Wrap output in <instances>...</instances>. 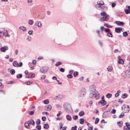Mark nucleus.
<instances>
[{
    "label": "nucleus",
    "instance_id": "1",
    "mask_svg": "<svg viewBox=\"0 0 130 130\" xmlns=\"http://www.w3.org/2000/svg\"><path fill=\"white\" fill-rule=\"evenodd\" d=\"M89 97L91 98H95L98 99L100 97V94L96 90L95 86L92 85L90 86L89 88Z\"/></svg>",
    "mask_w": 130,
    "mask_h": 130
},
{
    "label": "nucleus",
    "instance_id": "57",
    "mask_svg": "<svg viewBox=\"0 0 130 130\" xmlns=\"http://www.w3.org/2000/svg\"><path fill=\"white\" fill-rule=\"evenodd\" d=\"M32 62L33 64H35L36 63V60H34L32 61Z\"/></svg>",
    "mask_w": 130,
    "mask_h": 130
},
{
    "label": "nucleus",
    "instance_id": "60",
    "mask_svg": "<svg viewBox=\"0 0 130 130\" xmlns=\"http://www.w3.org/2000/svg\"><path fill=\"white\" fill-rule=\"evenodd\" d=\"M74 71L73 70H70L69 72V73L70 74H73V73L74 72Z\"/></svg>",
    "mask_w": 130,
    "mask_h": 130
},
{
    "label": "nucleus",
    "instance_id": "39",
    "mask_svg": "<svg viewBox=\"0 0 130 130\" xmlns=\"http://www.w3.org/2000/svg\"><path fill=\"white\" fill-rule=\"evenodd\" d=\"M36 128L38 130H40L41 128V127L40 125H37L36 126Z\"/></svg>",
    "mask_w": 130,
    "mask_h": 130
},
{
    "label": "nucleus",
    "instance_id": "56",
    "mask_svg": "<svg viewBox=\"0 0 130 130\" xmlns=\"http://www.w3.org/2000/svg\"><path fill=\"white\" fill-rule=\"evenodd\" d=\"M100 29L102 31H103V30L105 29V28L103 26H101L100 27Z\"/></svg>",
    "mask_w": 130,
    "mask_h": 130
},
{
    "label": "nucleus",
    "instance_id": "50",
    "mask_svg": "<svg viewBox=\"0 0 130 130\" xmlns=\"http://www.w3.org/2000/svg\"><path fill=\"white\" fill-rule=\"evenodd\" d=\"M30 75L31 76H28V78H30L31 77H34L35 76V75L33 73L31 74Z\"/></svg>",
    "mask_w": 130,
    "mask_h": 130
},
{
    "label": "nucleus",
    "instance_id": "17",
    "mask_svg": "<svg viewBox=\"0 0 130 130\" xmlns=\"http://www.w3.org/2000/svg\"><path fill=\"white\" fill-rule=\"evenodd\" d=\"M108 116V113L106 112H104L103 114V118H106Z\"/></svg>",
    "mask_w": 130,
    "mask_h": 130
},
{
    "label": "nucleus",
    "instance_id": "59",
    "mask_svg": "<svg viewBox=\"0 0 130 130\" xmlns=\"http://www.w3.org/2000/svg\"><path fill=\"white\" fill-rule=\"evenodd\" d=\"M42 120L43 121H45L46 120V117L44 116H43L42 117Z\"/></svg>",
    "mask_w": 130,
    "mask_h": 130
},
{
    "label": "nucleus",
    "instance_id": "7",
    "mask_svg": "<svg viewBox=\"0 0 130 130\" xmlns=\"http://www.w3.org/2000/svg\"><path fill=\"white\" fill-rule=\"evenodd\" d=\"M3 36L4 35L5 37H9L10 35L9 34L8 31L7 30H4L3 31Z\"/></svg>",
    "mask_w": 130,
    "mask_h": 130
},
{
    "label": "nucleus",
    "instance_id": "40",
    "mask_svg": "<svg viewBox=\"0 0 130 130\" xmlns=\"http://www.w3.org/2000/svg\"><path fill=\"white\" fill-rule=\"evenodd\" d=\"M40 123V121L39 119H38L36 121V123L38 125Z\"/></svg>",
    "mask_w": 130,
    "mask_h": 130
},
{
    "label": "nucleus",
    "instance_id": "43",
    "mask_svg": "<svg viewBox=\"0 0 130 130\" xmlns=\"http://www.w3.org/2000/svg\"><path fill=\"white\" fill-rule=\"evenodd\" d=\"M99 121V119L98 118H97L95 119V124H97Z\"/></svg>",
    "mask_w": 130,
    "mask_h": 130
},
{
    "label": "nucleus",
    "instance_id": "14",
    "mask_svg": "<svg viewBox=\"0 0 130 130\" xmlns=\"http://www.w3.org/2000/svg\"><path fill=\"white\" fill-rule=\"evenodd\" d=\"M67 119L68 121H70L72 120L71 117L69 115H68L66 116Z\"/></svg>",
    "mask_w": 130,
    "mask_h": 130
},
{
    "label": "nucleus",
    "instance_id": "22",
    "mask_svg": "<svg viewBox=\"0 0 130 130\" xmlns=\"http://www.w3.org/2000/svg\"><path fill=\"white\" fill-rule=\"evenodd\" d=\"M101 15L102 16H106V15H107L106 12L105 11H103L101 13Z\"/></svg>",
    "mask_w": 130,
    "mask_h": 130
},
{
    "label": "nucleus",
    "instance_id": "18",
    "mask_svg": "<svg viewBox=\"0 0 130 130\" xmlns=\"http://www.w3.org/2000/svg\"><path fill=\"white\" fill-rule=\"evenodd\" d=\"M35 122L32 119H31L30 120L29 122V124H31L32 125H33L34 124Z\"/></svg>",
    "mask_w": 130,
    "mask_h": 130
},
{
    "label": "nucleus",
    "instance_id": "42",
    "mask_svg": "<svg viewBox=\"0 0 130 130\" xmlns=\"http://www.w3.org/2000/svg\"><path fill=\"white\" fill-rule=\"evenodd\" d=\"M84 114V112L83 111L80 112L79 113V115L80 116H83Z\"/></svg>",
    "mask_w": 130,
    "mask_h": 130
},
{
    "label": "nucleus",
    "instance_id": "15",
    "mask_svg": "<svg viewBox=\"0 0 130 130\" xmlns=\"http://www.w3.org/2000/svg\"><path fill=\"white\" fill-rule=\"evenodd\" d=\"M13 66L15 67H18V63L16 61H14L13 63Z\"/></svg>",
    "mask_w": 130,
    "mask_h": 130
},
{
    "label": "nucleus",
    "instance_id": "54",
    "mask_svg": "<svg viewBox=\"0 0 130 130\" xmlns=\"http://www.w3.org/2000/svg\"><path fill=\"white\" fill-rule=\"evenodd\" d=\"M42 114H46L47 116H48L49 114L46 111L43 112H42Z\"/></svg>",
    "mask_w": 130,
    "mask_h": 130
},
{
    "label": "nucleus",
    "instance_id": "8",
    "mask_svg": "<svg viewBox=\"0 0 130 130\" xmlns=\"http://www.w3.org/2000/svg\"><path fill=\"white\" fill-rule=\"evenodd\" d=\"M47 69L45 68H42L40 69V71L44 73H45L47 71Z\"/></svg>",
    "mask_w": 130,
    "mask_h": 130
},
{
    "label": "nucleus",
    "instance_id": "44",
    "mask_svg": "<svg viewBox=\"0 0 130 130\" xmlns=\"http://www.w3.org/2000/svg\"><path fill=\"white\" fill-rule=\"evenodd\" d=\"M124 113L123 112H122L121 115L119 116V117L120 118H122L124 116Z\"/></svg>",
    "mask_w": 130,
    "mask_h": 130
},
{
    "label": "nucleus",
    "instance_id": "34",
    "mask_svg": "<svg viewBox=\"0 0 130 130\" xmlns=\"http://www.w3.org/2000/svg\"><path fill=\"white\" fill-rule=\"evenodd\" d=\"M123 36L126 37L128 35V34L127 32L125 31L123 33Z\"/></svg>",
    "mask_w": 130,
    "mask_h": 130
},
{
    "label": "nucleus",
    "instance_id": "4",
    "mask_svg": "<svg viewBox=\"0 0 130 130\" xmlns=\"http://www.w3.org/2000/svg\"><path fill=\"white\" fill-rule=\"evenodd\" d=\"M109 17L108 15H106V16H104L101 18V21H107L109 19Z\"/></svg>",
    "mask_w": 130,
    "mask_h": 130
},
{
    "label": "nucleus",
    "instance_id": "11",
    "mask_svg": "<svg viewBox=\"0 0 130 130\" xmlns=\"http://www.w3.org/2000/svg\"><path fill=\"white\" fill-rule=\"evenodd\" d=\"M52 108V106L51 105L46 106L45 107V110L47 111L50 110Z\"/></svg>",
    "mask_w": 130,
    "mask_h": 130
},
{
    "label": "nucleus",
    "instance_id": "55",
    "mask_svg": "<svg viewBox=\"0 0 130 130\" xmlns=\"http://www.w3.org/2000/svg\"><path fill=\"white\" fill-rule=\"evenodd\" d=\"M78 74V72H75L74 73V77H76Z\"/></svg>",
    "mask_w": 130,
    "mask_h": 130
},
{
    "label": "nucleus",
    "instance_id": "20",
    "mask_svg": "<svg viewBox=\"0 0 130 130\" xmlns=\"http://www.w3.org/2000/svg\"><path fill=\"white\" fill-rule=\"evenodd\" d=\"M97 4H99L101 6L104 4V3L102 1H99L97 2Z\"/></svg>",
    "mask_w": 130,
    "mask_h": 130
},
{
    "label": "nucleus",
    "instance_id": "28",
    "mask_svg": "<svg viewBox=\"0 0 130 130\" xmlns=\"http://www.w3.org/2000/svg\"><path fill=\"white\" fill-rule=\"evenodd\" d=\"M112 94L110 93H108L106 95V97L108 98H109L111 97L112 96Z\"/></svg>",
    "mask_w": 130,
    "mask_h": 130
},
{
    "label": "nucleus",
    "instance_id": "2",
    "mask_svg": "<svg viewBox=\"0 0 130 130\" xmlns=\"http://www.w3.org/2000/svg\"><path fill=\"white\" fill-rule=\"evenodd\" d=\"M86 89L85 88H82L79 92V96L81 97H84L86 94Z\"/></svg>",
    "mask_w": 130,
    "mask_h": 130
},
{
    "label": "nucleus",
    "instance_id": "33",
    "mask_svg": "<svg viewBox=\"0 0 130 130\" xmlns=\"http://www.w3.org/2000/svg\"><path fill=\"white\" fill-rule=\"evenodd\" d=\"M125 12L126 14H128L130 13V11L127 9H124Z\"/></svg>",
    "mask_w": 130,
    "mask_h": 130
},
{
    "label": "nucleus",
    "instance_id": "23",
    "mask_svg": "<svg viewBox=\"0 0 130 130\" xmlns=\"http://www.w3.org/2000/svg\"><path fill=\"white\" fill-rule=\"evenodd\" d=\"M127 95L126 93H124L123 94L122 96V98L124 99L126 98L127 96Z\"/></svg>",
    "mask_w": 130,
    "mask_h": 130
},
{
    "label": "nucleus",
    "instance_id": "29",
    "mask_svg": "<svg viewBox=\"0 0 130 130\" xmlns=\"http://www.w3.org/2000/svg\"><path fill=\"white\" fill-rule=\"evenodd\" d=\"M38 26L40 27H41L42 26V24L41 22L40 21H38Z\"/></svg>",
    "mask_w": 130,
    "mask_h": 130
},
{
    "label": "nucleus",
    "instance_id": "12",
    "mask_svg": "<svg viewBox=\"0 0 130 130\" xmlns=\"http://www.w3.org/2000/svg\"><path fill=\"white\" fill-rule=\"evenodd\" d=\"M116 23L118 25L120 26H122L124 24L123 22L120 21H116Z\"/></svg>",
    "mask_w": 130,
    "mask_h": 130
},
{
    "label": "nucleus",
    "instance_id": "49",
    "mask_svg": "<svg viewBox=\"0 0 130 130\" xmlns=\"http://www.w3.org/2000/svg\"><path fill=\"white\" fill-rule=\"evenodd\" d=\"M98 42L100 45L101 47H102L103 46L102 43L100 41H99Z\"/></svg>",
    "mask_w": 130,
    "mask_h": 130
},
{
    "label": "nucleus",
    "instance_id": "10",
    "mask_svg": "<svg viewBox=\"0 0 130 130\" xmlns=\"http://www.w3.org/2000/svg\"><path fill=\"white\" fill-rule=\"evenodd\" d=\"M122 29L121 27L116 28H115V31L117 33H119Z\"/></svg>",
    "mask_w": 130,
    "mask_h": 130
},
{
    "label": "nucleus",
    "instance_id": "35",
    "mask_svg": "<svg viewBox=\"0 0 130 130\" xmlns=\"http://www.w3.org/2000/svg\"><path fill=\"white\" fill-rule=\"evenodd\" d=\"M44 103L45 104H47L49 103V101L47 99L45 100L44 101Z\"/></svg>",
    "mask_w": 130,
    "mask_h": 130
},
{
    "label": "nucleus",
    "instance_id": "36",
    "mask_svg": "<svg viewBox=\"0 0 130 130\" xmlns=\"http://www.w3.org/2000/svg\"><path fill=\"white\" fill-rule=\"evenodd\" d=\"M73 119L74 120H76L78 118V116L77 115H73L72 116Z\"/></svg>",
    "mask_w": 130,
    "mask_h": 130
},
{
    "label": "nucleus",
    "instance_id": "25",
    "mask_svg": "<svg viewBox=\"0 0 130 130\" xmlns=\"http://www.w3.org/2000/svg\"><path fill=\"white\" fill-rule=\"evenodd\" d=\"M28 23L30 25H32L34 23V21L31 20H29L28 21Z\"/></svg>",
    "mask_w": 130,
    "mask_h": 130
},
{
    "label": "nucleus",
    "instance_id": "58",
    "mask_svg": "<svg viewBox=\"0 0 130 130\" xmlns=\"http://www.w3.org/2000/svg\"><path fill=\"white\" fill-rule=\"evenodd\" d=\"M60 95H58L57 96H55L54 98V99L55 100L57 99V98H60Z\"/></svg>",
    "mask_w": 130,
    "mask_h": 130
},
{
    "label": "nucleus",
    "instance_id": "6",
    "mask_svg": "<svg viewBox=\"0 0 130 130\" xmlns=\"http://www.w3.org/2000/svg\"><path fill=\"white\" fill-rule=\"evenodd\" d=\"M95 6L97 9L100 10L102 11L103 10L104 6H101L98 4L95 5Z\"/></svg>",
    "mask_w": 130,
    "mask_h": 130
},
{
    "label": "nucleus",
    "instance_id": "52",
    "mask_svg": "<svg viewBox=\"0 0 130 130\" xmlns=\"http://www.w3.org/2000/svg\"><path fill=\"white\" fill-rule=\"evenodd\" d=\"M67 77L69 78H71L73 77V76L71 74H68L67 75Z\"/></svg>",
    "mask_w": 130,
    "mask_h": 130
},
{
    "label": "nucleus",
    "instance_id": "62",
    "mask_svg": "<svg viewBox=\"0 0 130 130\" xmlns=\"http://www.w3.org/2000/svg\"><path fill=\"white\" fill-rule=\"evenodd\" d=\"M33 31L32 30L29 31L28 32V34L30 35H31L32 34Z\"/></svg>",
    "mask_w": 130,
    "mask_h": 130
},
{
    "label": "nucleus",
    "instance_id": "3",
    "mask_svg": "<svg viewBox=\"0 0 130 130\" xmlns=\"http://www.w3.org/2000/svg\"><path fill=\"white\" fill-rule=\"evenodd\" d=\"M129 106L126 105H123L122 107V110L125 112H128L129 111Z\"/></svg>",
    "mask_w": 130,
    "mask_h": 130
},
{
    "label": "nucleus",
    "instance_id": "64",
    "mask_svg": "<svg viewBox=\"0 0 130 130\" xmlns=\"http://www.w3.org/2000/svg\"><path fill=\"white\" fill-rule=\"evenodd\" d=\"M56 106L58 108H61V106L60 104H57L56 105Z\"/></svg>",
    "mask_w": 130,
    "mask_h": 130
},
{
    "label": "nucleus",
    "instance_id": "21",
    "mask_svg": "<svg viewBox=\"0 0 130 130\" xmlns=\"http://www.w3.org/2000/svg\"><path fill=\"white\" fill-rule=\"evenodd\" d=\"M43 127L44 128L48 129L49 128V126L47 124H45L44 125Z\"/></svg>",
    "mask_w": 130,
    "mask_h": 130
},
{
    "label": "nucleus",
    "instance_id": "13",
    "mask_svg": "<svg viewBox=\"0 0 130 130\" xmlns=\"http://www.w3.org/2000/svg\"><path fill=\"white\" fill-rule=\"evenodd\" d=\"M19 29L22 30L23 31L25 32L26 31L27 29L26 28L23 26H21L20 27Z\"/></svg>",
    "mask_w": 130,
    "mask_h": 130
},
{
    "label": "nucleus",
    "instance_id": "51",
    "mask_svg": "<svg viewBox=\"0 0 130 130\" xmlns=\"http://www.w3.org/2000/svg\"><path fill=\"white\" fill-rule=\"evenodd\" d=\"M13 83V82L12 81H10L9 82H6V83L7 84H12Z\"/></svg>",
    "mask_w": 130,
    "mask_h": 130
},
{
    "label": "nucleus",
    "instance_id": "45",
    "mask_svg": "<svg viewBox=\"0 0 130 130\" xmlns=\"http://www.w3.org/2000/svg\"><path fill=\"white\" fill-rule=\"evenodd\" d=\"M34 111H29L28 112L29 114L30 115H32L34 114Z\"/></svg>",
    "mask_w": 130,
    "mask_h": 130
},
{
    "label": "nucleus",
    "instance_id": "31",
    "mask_svg": "<svg viewBox=\"0 0 130 130\" xmlns=\"http://www.w3.org/2000/svg\"><path fill=\"white\" fill-rule=\"evenodd\" d=\"M124 62V61L122 59H121L118 61V63L120 64H122Z\"/></svg>",
    "mask_w": 130,
    "mask_h": 130
},
{
    "label": "nucleus",
    "instance_id": "38",
    "mask_svg": "<svg viewBox=\"0 0 130 130\" xmlns=\"http://www.w3.org/2000/svg\"><path fill=\"white\" fill-rule=\"evenodd\" d=\"M104 26H106L108 28H112V26L111 25H108L107 24H105L104 25Z\"/></svg>",
    "mask_w": 130,
    "mask_h": 130
},
{
    "label": "nucleus",
    "instance_id": "16",
    "mask_svg": "<svg viewBox=\"0 0 130 130\" xmlns=\"http://www.w3.org/2000/svg\"><path fill=\"white\" fill-rule=\"evenodd\" d=\"M112 68L111 66H109L107 68V70L108 71L111 72L112 70Z\"/></svg>",
    "mask_w": 130,
    "mask_h": 130
},
{
    "label": "nucleus",
    "instance_id": "9",
    "mask_svg": "<svg viewBox=\"0 0 130 130\" xmlns=\"http://www.w3.org/2000/svg\"><path fill=\"white\" fill-rule=\"evenodd\" d=\"M106 102H105V100H102L100 102H99V104H101L102 106H104L106 105Z\"/></svg>",
    "mask_w": 130,
    "mask_h": 130
},
{
    "label": "nucleus",
    "instance_id": "46",
    "mask_svg": "<svg viewBox=\"0 0 130 130\" xmlns=\"http://www.w3.org/2000/svg\"><path fill=\"white\" fill-rule=\"evenodd\" d=\"M116 111L114 109H113L112 110V111H111V113L114 114L116 113Z\"/></svg>",
    "mask_w": 130,
    "mask_h": 130
},
{
    "label": "nucleus",
    "instance_id": "41",
    "mask_svg": "<svg viewBox=\"0 0 130 130\" xmlns=\"http://www.w3.org/2000/svg\"><path fill=\"white\" fill-rule=\"evenodd\" d=\"M107 35L109 37H112V35L111 33H108Z\"/></svg>",
    "mask_w": 130,
    "mask_h": 130
},
{
    "label": "nucleus",
    "instance_id": "27",
    "mask_svg": "<svg viewBox=\"0 0 130 130\" xmlns=\"http://www.w3.org/2000/svg\"><path fill=\"white\" fill-rule=\"evenodd\" d=\"M62 64V63L60 62H58L55 64V66H58L60 65H61Z\"/></svg>",
    "mask_w": 130,
    "mask_h": 130
},
{
    "label": "nucleus",
    "instance_id": "24",
    "mask_svg": "<svg viewBox=\"0 0 130 130\" xmlns=\"http://www.w3.org/2000/svg\"><path fill=\"white\" fill-rule=\"evenodd\" d=\"M117 124H118L119 126L120 127H121L122 125V121L117 122Z\"/></svg>",
    "mask_w": 130,
    "mask_h": 130
},
{
    "label": "nucleus",
    "instance_id": "53",
    "mask_svg": "<svg viewBox=\"0 0 130 130\" xmlns=\"http://www.w3.org/2000/svg\"><path fill=\"white\" fill-rule=\"evenodd\" d=\"M60 71L61 72H64L65 70L62 68H61L59 69Z\"/></svg>",
    "mask_w": 130,
    "mask_h": 130
},
{
    "label": "nucleus",
    "instance_id": "47",
    "mask_svg": "<svg viewBox=\"0 0 130 130\" xmlns=\"http://www.w3.org/2000/svg\"><path fill=\"white\" fill-rule=\"evenodd\" d=\"M77 127L76 126H75L74 127H73L71 128V130H76Z\"/></svg>",
    "mask_w": 130,
    "mask_h": 130
},
{
    "label": "nucleus",
    "instance_id": "19",
    "mask_svg": "<svg viewBox=\"0 0 130 130\" xmlns=\"http://www.w3.org/2000/svg\"><path fill=\"white\" fill-rule=\"evenodd\" d=\"M29 124L28 123H26L25 124V127L27 128H29Z\"/></svg>",
    "mask_w": 130,
    "mask_h": 130
},
{
    "label": "nucleus",
    "instance_id": "63",
    "mask_svg": "<svg viewBox=\"0 0 130 130\" xmlns=\"http://www.w3.org/2000/svg\"><path fill=\"white\" fill-rule=\"evenodd\" d=\"M22 62H21L19 63V64H18V67H21L22 66Z\"/></svg>",
    "mask_w": 130,
    "mask_h": 130
},
{
    "label": "nucleus",
    "instance_id": "37",
    "mask_svg": "<svg viewBox=\"0 0 130 130\" xmlns=\"http://www.w3.org/2000/svg\"><path fill=\"white\" fill-rule=\"evenodd\" d=\"M32 83L30 81L26 82L25 83V84L27 85H29L32 84Z\"/></svg>",
    "mask_w": 130,
    "mask_h": 130
},
{
    "label": "nucleus",
    "instance_id": "61",
    "mask_svg": "<svg viewBox=\"0 0 130 130\" xmlns=\"http://www.w3.org/2000/svg\"><path fill=\"white\" fill-rule=\"evenodd\" d=\"M88 130H92L93 127L91 126H89L88 128Z\"/></svg>",
    "mask_w": 130,
    "mask_h": 130
},
{
    "label": "nucleus",
    "instance_id": "48",
    "mask_svg": "<svg viewBox=\"0 0 130 130\" xmlns=\"http://www.w3.org/2000/svg\"><path fill=\"white\" fill-rule=\"evenodd\" d=\"M3 36V32H2L1 30H0V38H1Z\"/></svg>",
    "mask_w": 130,
    "mask_h": 130
},
{
    "label": "nucleus",
    "instance_id": "26",
    "mask_svg": "<svg viewBox=\"0 0 130 130\" xmlns=\"http://www.w3.org/2000/svg\"><path fill=\"white\" fill-rule=\"evenodd\" d=\"M15 71L14 69L11 70L10 71V73L12 75H13L15 73Z\"/></svg>",
    "mask_w": 130,
    "mask_h": 130
},
{
    "label": "nucleus",
    "instance_id": "30",
    "mask_svg": "<svg viewBox=\"0 0 130 130\" xmlns=\"http://www.w3.org/2000/svg\"><path fill=\"white\" fill-rule=\"evenodd\" d=\"M84 123V120L83 118L80 119L79 120V123L82 124H83Z\"/></svg>",
    "mask_w": 130,
    "mask_h": 130
},
{
    "label": "nucleus",
    "instance_id": "5",
    "mask_svg": "<svg viewBox=\"0 0 130 130\" xmlns=\"http://www.w3.org/2000/svg\"><path fill=\"white\" fill-rule=\"evenodd\" d=\"M8 49V47L7 46H4L2 47L0 49L1 51L2 52H5Z\"/></svg>",
    "mask_w": 130,
    "mask_h": 130
},
{
    "label": "nucleus",
    "instance_id": "32",
    "mask_svg": "<svg viewBox=\"0 0 130 130\" xmlns=\"http://www.w3.org/2000/svg\"><path fill=\"white\" fill-rule=\"evenodd\" d=\"M22 77V74H18L17 76V77L18 78H21Z\"/></svg>",
    "mask_w": 130,
    "mask_h": 130
}]
</instances>
